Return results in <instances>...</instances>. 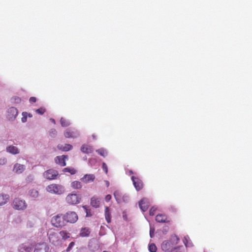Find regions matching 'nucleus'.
<instances>
[{
    "label": "nucleus",
    "mask_w": 252,
    "mask_h": 252,
    "mask_svg": "<svg viewBox=\"0 0 252 252\" xmlns=\"http://www.w3.org/2000/svg\"><path fill=\"white\" fill-rule=\"evenodd\" d=\"M71 186L73 189H80L82 187L81 182L78 181L72 182Z\"/></svg>",
    "instance_id": "nucleus-25"
},
{
    "label": "nucleus",
    "mask_w": 252,
    "mask_h": 252,
    "mask_svg": "<svg viewBox=\"0 0 252 252\" xmlns=\"http://www.w3.org/2000/svg\"><path fill=\"white\" fill-rule=\"evenodd\" d=\"M25 169V166L23 164L16 163L13 167V171L14 173L20 174L22 173Z\"/></svg>",
    "instance_id": "nucleus-12"
},
{
    "label": "nucleus",
    "mask_w": 252,
    "mask_h": 252,
    "mask_svg": "<svg viewBox=\"0 0 252 252\" xmlns=\"http://www.w3.org/2000/svg\"><path fill=\"white\" fill-rule=\"evenodd\" d=\"M68 157L67 156L63 155L62 156H57L55 158V160L57 164H60L62 166H64L66 165L65 160Z\"/></svg>",
    "instance_id": "nucleus-13"
},
{
    "label": "nucleus",
    "mask_w": 252,
    "mask_h": 252,
    "mask_svg": "<svg viewBox=\"0 0 252 252\" xmlns=\"http://www.w3.org/2000/svg\"><path fill=\"white\" fill-rule=\"evenodd\" d=\"M6 151L13 155L18 154L20 152L17 147L12 145L8 146L6 148Z\"/></svg>",
    "instance_id": "nucleus-18"
},
{
    "label": "nucleus",
    "mask_w": 252,
    "mask_h": 252,
    "mask_svg": "<svg viewBox=\"0 0 252 252\" xmlns=\"http://www.w3.org/2000/svg\"><path fill=\"white\" fill-rule=\"evenodd\" d=\"M57 148L59 150L63 151H68L72 149V146L68 144H65L64 145L59 144L57 146Z\"/></svg>",
    "instance_id": "nucleus-20"
},
{
    "label": "nucleus",
    "mask_w": 252,
    "mask_h": 252,
    "mask_svg": "<svg viewBox=\"0 0 252 252\" xmlns=\"http://www.w3.org/2000/svg\"><path fill=\"white\" fill-rule=\"evenodd\" d=\"M149 251L150 252H156L157 251V248L156 245L154 243L149 244Z\"/></svg>",
    "instance_id": "nucleus-31"
},
{
    "label": "nucleus",
    "mask_w": 252,
    "mask_h": 252,
    "mask_svg": "<svg viewBox=\"0 0 252 252\" xmlns=\"http://www.w3.org/2000/svg\"><path fill=\"white\" fill-rule=\"evenodd\" d=\"M156 210H157L156 208H155L154 207H152L150 209V211H149L150 215V216H154L155 215V214Z\"/></svg>",
    "instance_id": "nucleus-38"
},
{
    "label": "nucleus",
    "mask_w": 252,
    "mask_h": 252,
    "mask_svg": "<svg viewBox=\"0 0 252 252\" xmlns=\"http://www.w3.org/2000/svg\"><path fill=\"white\" fill-rule=\"evenodd\" d=\"M51 222L54 226L57 228H62L66 225L64 216L62 214H58L53 217Z\"/></svg>",
    "instance_id": "nucleus-2"
},
{
    "label": "nucleus",
    "mask_w": 252,
    "mask_h": 252,
    "mask_svg": "<svg viewBox=\"0 0 252 252\" xmlns=\"http://www.w3.org/2000/svg\"><path fill=\"white\" fill-rule=\"evenodd\" d=\"M182 246L175 247L170 252H182L181 250Z\"/></svg>",
    "instance_id": "nucleus-37"
},
{
    "label": "nucleus",
    "mask_w": 252,
    "mask_h": 252,
    "mask_svg": "<svg viewBox=\"0 0 252 252\" xmlns=\"http://www.w3.org/2000/svg\"><path fill=\"white\" fill-rule=\"evenodd\" d=\"M81 199V197L76 193H69L65 198L66 203L70 205H74L79 203Z\"/></svg>",
    "instance_id": "nucleus-4"
},
{
    "label": "nucleus",
    "mask_w": 252,
    "mask_h": 252,
    "mask_svg": "<svg viewBox=\"0 0 252 252\" xmlns=\"http://www.w3.org/2000/svg\"><path fill=\"white\" fill-rule=\"evenodd\" d=\"M95 179V176L94 174H86L81 179V181L85 183L93 182Z\"/></svg>",
    "instance_id": "nucleus-16"
},
{
    "label": "nucleus",
    "mask_w": 252,
    "mask_h": 252,
    "mask_svg": "<svg viewBox=\"0 0 252 252\" xmlns=\"http://www.w3.org/2000/svg\"><path fill=\"white\" fill-rule=\"evenodd\" d=\"M36 112L39 114L42 115L45 112V109L43 107H41L39 109H37L35 110Z\"/></svg>",
    "instance_id": "nucleus-35"
},
{
    "label": "nucleus",
    "mask_w": 252,
    "mask_h": 252,
    "mask_svg": "<svg viewBox=\"0 0 252 252\" xmlns=\"http://www.w3.org/2000/svg\"><path fill=\"white\" fill-rule=\"evenodd\" d=\"M27 180H28L29 181L32 180V176H28L27 177Z\"/></svg>",
    "instance_id": "nucleus-50"
},
{
    "label": "nucleus",
    "mask_w": 252,
    "mask_h": 252,
    "mask_svg": "<svg viewBox=\"0 0 252 252\" xmlns=\"http://www.w3.org/2000/svg\"><path fill=\"white\" fill-rule=\"evenodd\" d=\"M102 168L106 174L108 173V167L106 164L104 162H103L102 165Z\"/></svg>",
    "instance_id": "nucleus-39"
},
{
    "label": "nucleus",
    "mask_w": 252,
    "mask_h": 252,
    "mask_svg": "<svg viewBox=\"0 0 252 252\" xmlns=\"http://www.w3.org/2000/svg\"><path fill=\"white\" fill-rule=\"evenodd\" d=\"M29 195L33 198H36L38 195V191L34 189H31L29 192Z\"/></svg>",
    "instance_id": "nucleus-28"
},
{
    "label": "nucleus",
    "mask_w": 252,
    "mask_h": 252,
    "mask_svg": "<svg viewBox=\"0 0 252 252\" xmlns=\"http://www.w3.org/2000/svg\"><path fill=\"white\" fill-rule=\"evenodd\" d=\"M111 199V195L107 194L105 197V200L106 202H109Z\"/></svg>",
    "instance_id": "nucleus-44"
},
{
    "label": "nucleus",
    "mask_w": 252,
    "mask_h": 252,
    "mask_svg": "<svg viewBox=\"0 0 252 252\" xmlns=\"http://www.w3.org/2000/svg\"><path fill=\"white\" fill-rule=\"evenodd\" d=\"M31 244L24 243L19 246V251L20 252H29L31 250Z\"/></svg>",
    "instance_id": "nucleus-15"
},
{
    "label": "nucleus",
    "mask_w": 252,
    "mask_h": 252,
    "mask_svg": "<svg viewBox=\"0 0 252 252\" xmlns=\"http://www.w3.org/2000/svg\"><path fill=\"white\" fill-rule=\"evenodd\" d=\"M49 239L53 244L58 242L59 241L58 234L54 232H50L49 234Z\"/></svg>",
    "instance_id": "nucleus-17"
},
{
    "label": "nucleus",
    "mask_w": 252,
    "mask_h": 252,
    "mask_svg": "<svg viewBox=\"0 0 252 252\" xmlns=\"http://www.w3.org/2000/svg\"><path fill=\"white\" fill-rule=\"evenodd\" d=\"M64 135L66 138H74L76 136L74 132L70 131L68 129L64 132Z\"/></svg>",
    "instance_id": "nucleus-27"
},
{
    "label": "nucleus",
    "mask_w": 252,
    "mask_h": 252,
    "mask_svg": "<svg viewBox=\"0 0 252 252\" xmlns=\"http://www.w3.org/2000/svg\"><path fill=\"white\" fill-rule=\"evenodd\" d=\"M83 208L85 210V212H86V217H91L92 216V213H91V210L89 209L88 208V207L86 205L85 206H83Z\"/></svg>",
    "instance_id": "nucleus-33"
},
{
    "label": "nucleus",
    "mask_w": 252,
    "mask_h": 252,
    "mask_svg": "<svg viewBox=\"0 0 252 252\" xmlns=\"http://www.w3.org/2000/svg\"><path fill=\"white\" fill-rule=\"evenodd\" d=\"M12 207L16 210H23L26 208L27 204L25 200L16 198L12 202Z\"/></svg>",
    "instance_id": "nucleus-7"
},
{
    "label": "nucleus",
    "mask_w": 252,
    "mask_h": 252,
    "mask_svg": "<svg viewBox=\"0 0 252 252\" xmlns=\"http://www.w3.org/2000/svg\"><path fill=\"white\" fill-rule=\"evenodd\" d=\"M81 151L86 154H90L93 151V148L91 146L85 144L82 146Z\"/></svg>",
    "instance_id": "nucleus-19"
},
{
    "label": "nucleus",
    "mask_w": 252,
    "mask_h": 252,
    "mask_svg": "<svg viewBox=\"0 0 252 252\" xmlns=\"http://www.w3.org/2000/svg\"><path fill=\"white\" fill-rule=\"evenodd\" d=\"M63 171L64 172H69L72 175L76 173V170L74 169H71L68 167L64 168L63 169Z\"/></svg>",
    "instance_id": "nucleus-32"
},
{
    "label": "nucleus",
    "mask_w": 252,
    "mask_h": 252,
    "mask_svg": "<svg viewBox=\"0 0 252 252\" xmlns=\"http://www.w3.org/2000/svg\"><path fill=\"white\" fill-rule=\"evenodd\" d=\"M122 193L119 190H116L114 192V196L118 203L122 202Z\"/></svg>",
    "instance_id": "nucleus-22"
},
{
    "label": "nucleus",
    "mask_w": 252,
    "mask_h": 252,
    "mask_svg": "<svg viewBox=\"0 0 252 252\" xmlns=\"http://www.w3.org/2000/svg\"><path fill=\"white\" fill-rule=\"evenodd\" d=\"M104 182H105V183L106 186L107 187H108L109 186V181H104Z\"/></svg>",
    "instance_id": "nucleus-49"
},
{
    "label": "nucleus",
    "mask_w": 252,
    "mask_h": 252,
    "mask_svg": "<svg viewBox=\"0 0 252 252\" xmlns=\"http://www.w3.org/2000/svg\"><path fill=\"white\" fill-rule=\"evenodd\" d=\"M91 205L94 208H98L100 205L99 199L95 196L92 197L91 199Z\"/></svg>",
    "instance_id": "nucleus-21"
},
{
    "label": "nucleus",
    "mask_w": 252,
    "mask_h": 252,
    "mask_svg": "<svg viewBox=\"0 0 252 252\" xmlns=\"http://www.w3.org/2000/svg\"><path fill=\"white\" fill-rule=\"evenodd\" d=\"M180 241L179 238L176 235H171L168 240H164L161 244V248L165 252H170Z\"/></svg>",
    "instance_id": "nucleus-1"
},
{
    "label": "nucleus",
    "mask_w": 252,
    "mask_h": 252,
    "mask_svg": "<svg viewBox=\"0 0 252 252\" xmlns=\"http://www.w3.org/2000/svg\"><path fill=\"white\" fill-rule=\"evenodd\" d=\"M33 252H52V250L47 243L40 242L35 245Z\"/></svg>",
    "instance_id": "nucleus-5"
},
{
    "label": "nucleus",
    "mask_w": 252,
    "mask_h": 252,
    "mask_svg": "<svg viewBox=\"0 0 252 252\" xmlns=\"http://www.w3.org/2000/svg\"><path fill=\"white\" fill-rule=\"evenodd\" d=\"M29 100H30V102L31 103H34L36 101V98L35 97L32 96V97H30Z\"/></svg>",
    "instance_id": "nucleus-46"
},
{
    "label": "nucleus",
    "mask_w": 252,
    "mask_h": 252,
    "mask_svg": "<svg viewBox=\"0 0 252 252\" xmlns=\"http://www.w3.org/2000/svg\"><path fill=\"white\" fill-rule=\"evenodd\" d=\"M139 205L141 210L143 212H145L149 207V202L147 199L143 198L140 201Z\"/></svg>",
    "instance_id": "nucleus-14"
},
{
    "label": "nucleus",
    "mask_w": 252,
    "mask_h": 252,
    "mask_svg": "<svg viewBox=\"0 0 252 252\" xmlns=\"http://www.w3.org/2000/svg\"><path fill=\"white\" fill-rule=\"evenodd\" d=\"M14 99H15V101L17 102V103L20 102V101H21V99L19 97H15L14 98Z\"/></svg>",
    "instance_id": "nucleus-48"
},
{
    "label": "nucleus",
    "mask_w": 252,
    "mask_h": 252,
    "mask_svg": "<svg viewBox=\"0 0 252 252\" xmlns=\"http://www.w3.org/2000/svg\"><path fill=\"white\" fill-rule=\"evenodd\" d=\"M60 123L62 126L63 127H66L69 125V122L63 118L61 119Z\"/></svg>",
    "instance_id": "nucleus-30"
},
{
    "label": "nucleus",
    "mask_w": 252,
    "mask_h": 252,
    "mask_svg": "<svg viewBox=\"0 0 252 252\" xmlns=\"http://www.w3.org/2000/svg\"><path fill=\"white\" fill-rule=\"evenodd\" d=\"M122 202H126L128 200V197L126 195H123L122 196Z\"/></svg>",
    "instance_id": "nucleus-43"
},
{
    "label": "nucleus",
    "mask_w": 252,
    "mask_h": 252,
    "mask_svg": "<svg viewBox=\"0 0 252 252\" xmlns=\"http://www.w3.org/2000/svg\"><path fill=\"white\" fill-rule=\"evenodd\" d=\"M131 180H132L133 185L137 191L142 189L143 187V184L142 181L139 178L132 176Z\"/></svg>",
    "instance_id": "nucleus-10"
},
{
    "label": "nucleus",
    "mask_w": 252,
    "mask_h": 252,
    "mask_svg": "<svg viewBox=\"0 0 252 252\" xmlns=\"http://www.w3.org/2000/svg\"><path fill=\"white\" fill-rule=\"evenodd\" d=\"M18 113L17 108L11 107L8 109L6 117L9 120H13L17 117Z\"/></svg>",
    "instance_id": "nucleus-9"
},
{
    "label": "nucleus",
    "mask_w": 252,
    "mask_h": 252,
    "mask_svg": "<svg viewBox=\"0 0 252 252\" xmlns=\"http://www.w3.org/2000/svg\"><path fill=\"white\" fill-rule=\"evenodd\" d=\"M90 233V230L89 228H82L80 232V235L81 237H88Z\"/></svg>",
    "instance_id": "nucleus-23"
},
{
    "label": "nucleus",
    "mask_w": 252,
    "mask_h": 252,
    "mask_svg": "<svg viewBox=\"0 0 252 252\" xmlns=\"http://www.w3.org/2000/svg\"><path fill=\"white\" fill-rule=\"evenodd\" d=\"M105 217L108 223L111 222V213L109 207H106L105 209Z\"/></svg>",
    "instance_id": "nucleus-24"
},
{
    "label": "nucleus",
    "mask_w": 252,
    "mask_h": 252,
    "mask_svg": "<svg viewBox=\"0 0 252 252\" xmlns=\"http://www.w3.org/2000/svg\"><path fill=\"white\" fill-rule=\"evenodd\" d=\"M46 190L51 193L57 194H61L64 192L63 186L56 184H52L47 186Z\"/></svg>",
    "instance_id": "nucleus-3"
},
{
    "label": "nucleus",
    "mask_w": 252,
    "mask_h": 252,
    "mask_svg": "<svg viewBox=\"0 0 252 252\" xmlns=\"http://www.w3.org/2000/svg\"><path fill=\"white\" fill-rule=\"evenodd\" d=\"M8 200V197L6 195L0 194V205L5 204Z\"/></svg>",
    "instance_id": "nucleus-26"
},
{
    "label": "nucleus",
    "mask_w": 252,
    "mask_h": 252,
    "mask_svg": "<svg viewBox=\"0 0 252 252\" xmlns=\"http://www.w3.org/2000/svg\"><path fill=\"white\" fill-rule=\"evenodd\" d=\"M75 243L73 242H71L68 245V247L66 249V251L69 252L71 248L74 246Z\"/></svg>",
    "instance_id": "nucleus-42"
},
{
    "label": "nucleus",
    "mask_w": 252,
    "mask_h": 252,
    "mask_svg": "<svg viewBox=\"0 0 252 252\" xmlns=\"http://www.w3.org/2000/svg\"><path fill=\"white\" fill-rule=\"evenodd\" d=\"M96 152L98 154H99L100 155H101L103 157H105L106 155H107L106 151L103 149H100L96 150Z\"/></svg>",
    "instance_id": "nucleus-34"
},
{
    "label": "nucleus",
    "mask_w": 252,
    "mask_h": 252,
    "mask_svg": "<svg viewBox=\"0 0 252 252\" xmlns=\"http://www.w3.org/2000/svg\"><path fill=\"white\" fill-rule=\"evenodd\" d=\"M59 234L63 240H66L70 236L69 233L66 231H61Z\"/></svg>",
    "instance_id": "nucleus-29"
},
{
    "label": "nucleus",
    "mask_w": 252,
    "mask_h": 252,
    "mask_svg": "<svg viewBox=\"0 0 252 252\" xmlns=\"http://www.w3.org/2000/svg\"><path fill=\"white\" fill-rule=\"evenodd\" d=\"M29 116L30 117H32V115H31V114H29Z\"/></svg>",
    "instance_id": "nucleus-52"
},
{
    "label": "nucleus",
    "mask_w": 252,
    "mask_h": 252,
    "mask_svg": "<svg viewBox=\"0 0 252 252\" xmlns=\"http://www.w3.org/2000/svg\"><path fill=\"white\" fill-rule=\"evenodd\" d=\"M58 174V172L57 171L51 169L44 172L43 176L46 179L51 180L55 179Z\"/></svg>",
    "instance_id": "nucleus-8"
},
{
    "label": "nucleus",
    "mask_w": 252,
    "mask_h": 252,
    "mask_svg": "<svg viewBox=\"0 0 252 252\" xmlns=\"http://www.w3.org/2000/svg\"><path fill=\"white\" fill-rule=\"evenodd\" d=\"M22 115H23V117L22 118V121L23 123L26 122L27 121V113L23 112L22 113Z\"/></svg>",
    "instance_id": "nucleus-40"
},
{
    "label": "nucleus",
    "mask_w": 252,
    "mask_h": 252,
    "mask_svg": "<svg viewBox=\"0 0 252 252\" xmlns=\"http://www.w3.org/2000/svg\"><path fill=\"white\" fill-rule=\"evenodd\" d=\"M6 162V159L5 158L0 159V164L3 165Z\"/></svg>",
    "instance_id": "nucleus-45"
},
{
    "label": "nucleus",
    "mask_w": 252,
    "mask_h": 252,
    "mask_svg": "<svg viewBox=\"0 0 252 252\" xmlns=\"http://www.w3.org/2000/svg\"><path fill=\"white\" fill-rule=\"evenodd\" d=\"M50 121L53 123V124H55V120L54 119H50Z\"/></svg>",
    "instance_id": "nucleus-51"
},
{
    "label": "nucleus",
    "mask_w": 252,
    "mask_h": 252,
    "mask_svg": "<svg viewBox=\"0 0 252 252\" xmlns=\"http://www.w3.org/2000/svg\"><path fill=\"white\" fill-rule=\"evenodd\" d=\"M155 228L154 227H150V236L151 238H153L154 236Z\"/></svg>",
    "instance_id": "nucleus-41"
},
{
    "label": "nucleus",
    "mask_w": 252,
    "mask_h": 252,
    "mask_svg": "<svg viewBox=\"0 0 252 252\" xmlns=\"http://www.w3.org/2000/svg\"><path fill=\"white\" fill-rule=\"evenodd\" d=\"M183 242L185 246L187 247L188 239L186 237H185L183 239Z\"/></svg>",
    "instance_id": "nucleus-47"
},
{
    "label": "nucleus",
    "mask_w": 252,
    "mask_h": 252,
    "mask_svg": "<svg viewBox=\"0 0 252 252\" xmlns=\"http://www.w3.org/2000/svg\"><path fill=\"white\" fill-rule=\"evenodd\" d=\"M63 216L65 222L74 223L76 222L78 219L77 214L73 211H68L63 215Z\"/></svg>",
    "instance_id": "nucleus-6"
},
{
    "label": "nucleus",
    "mask_w": 252,
    "mask_h": 252,
    "mask_svg": "<svg viewBox=\"0 0 252 252\" xmlns=\"http://www.w3.org/2000/svg\"><path fill=\"white\" fill-rule=\"evenodd\" d=\"M156 220L159 223H169L170 220L165 214H158L156 217Z\"/></svg>",
    "instance_id": "nucleus-11"
},
{
    "label": "nucleus",
    "mask_w": 252,
    "mask_h": 252,
    "mask_svg": "<svg viewBox=\"0 0 252 252\" xmlns=\"http://www.w3.org/2000/svg\"><path fill=\"white\" fill-rule=\"evenodd\" d=\"M57 133V130L54 128L51 129L49 131V134L50 136L52 137H55Z\"/></svg>",
    "instance_id": "nucleus-36"
}]
</instances>
